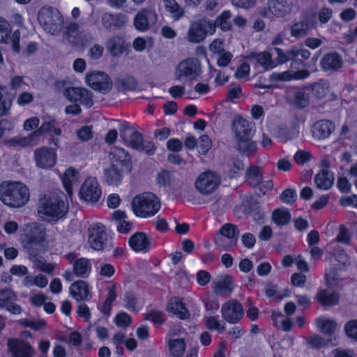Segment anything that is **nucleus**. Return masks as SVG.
Returning a JSON list of instances; mask_svg holds the SVG:
<instances>
[{
  "label": "nucleus",
  "mask_w": 357,
  "mask_h": 357,
  "mask_svg": "<svg viewBox=\"0 0 357 357\" xmlns=\"http://www.w3.org/2000/svg\"><path fill=\"white\" fill-rule=\"evenodd\" d=\"M68 211V202L63 195H52L40 199L38 212L47 222H57L66 217Z\"/></svg>",
  "instance_id": "f257e3e1"
},
{
  "label": "nucleus",
  "mask_w": 357,
  "mask_h": 357,
  "mask_svg": "<svg viewBox=\"0 0 357 357\" xmlns=\"http://www.w3.org/2000/svg\"><path fill=\"white\" fill-rule=\"evenodd\" d=\"M29 188L21 182L4 181L0 184V200L13 208L24 206L29 199Z\"/></svg>",
  "instance_id": "f03ea898"
},
{
  "label": "nucleus",
  "mask_w": 357,
  "mask_h": 357,
  "mask_svg": "<svg viewBox=\"0 0 357 357\" xmlns=\"http://www.w3.org/2000/svg\"><path fill=\"white\" fill-rule=\"evenodd\" d=\"M160 199L152 192H144L135 196L132 208L136 216L149 218L155 215L160 208Z\"/></svg>",
  "instance_id": "7ed1b4c3"
},
{
  "label": "nucleus",
  "mask_w": 357,
  "mask_h": 357,
  "mask_svg": "<svg viewBox=\"0 0 357 357\" xmlns=\"http://www.w3.org/2000/svg\"><path fill=\"white\" fill-rule=\"evenodd\" d=\"M38 21L43 30L52 35H59L63 26L60 11L52 6H43L38 13Z\"/></svg>",
  "instance_id": "20e7f679"
},
{
  "label": "nucleus",
  "mask_w": 357,
  "mask_h": 357,
  "mask_svg": "<svg viewBox=\"0 0 357 357\" xmlns=\"http://www.w3.org/2000/svg\"><path fill=\"white\" fill-rule=\"evenodd\" d=\"M88 242L91 248L97 251L110 250L114 245L112 238L102 224L92 225L88 229Z\"/></svg>",
  "instance_id": "39448f33"
},
{
  "label": "nucleus",
  "mask_w": 357,
  "mask_h": 357,
  "mask_svg": "<svg viewBox=\"0 0 357 357\" xmlns=\"http://www.w3.org/2000/svg\"><path fill=\"white\" fill-rule=\"evenodd\" d=\"M215 31V24L213 21L201 19L192 22L188 30L186 38L192 43L202 42L208 34L212 35Z\"/></svg>",
  "instance_id": "423d86ee"
},
{
  "label": "nucleus",
  "mask_w": 357,
  "mask_h": 357,
  "mask_svg": "<svg viewBox=\"0 0 357 357\" xmlns=\"http://www.w3.org/2000/svg\"><path fill=\"white\" fill-rule=\"evenodd\" d=\"M274 51L277 56L275 57V63L283 64L288 61H294L301 63L303 60H307L310 57L311 52L305 48L293 47L291 49L284 51L283 50L275 47Z\"/></svg>",
  "instance_id": "0eeeda50"
},
{
  "label": "nucleus",
  "mask_w": 357,
  "mask_h": 357,
  "mask_svg": "<svg viewBox=\"0 0 357 357\" xmlns=\"http://www.w3.org/2000/svg\"><path fill=\"white\" fill-rule=\"evenodd\" d=\"M221 183V178L216 172L206 171L201 173L195 182L196 189L202 195L213 193Z\"/></svg>",
  "instance_id": "6e6552de"
},
{
  "label": "nucleus",
  "mask_w": 357,
  "mask_h": 357,
  "mask_svg": "<svg viewBox=\"0 0 357 357\" xmlns=\"http://www.w3.org/2000/svg\"><path fill=\"white\" fill-rule=\"evenodd\" d=\"M220 235L215 238L216 245L225 250L234 247L237 243L239 230L233 224H225L220 230Z\"/></svg>",
  "instance_id": "1a4fd4ad"
},
{
  "label": "nucleus",
  "mask_w": 357,
  "mask_h": 357,
  "mask_svg": "<svg viewBox=\"0 0 357 357\" xmlns=\"http://www.w3.org/2000/svg\"><path fill=\"white\" fill-rule=\"evenodd\" d=\"M220 312L223 319L231 324L238 323L244 316L243 305L234 299L224 303Z\"/></svg>",
  "instance_id": "9d476101"
},
{
  "label": "nucleus",
  "mask_w": 357,
  "mask_h": 357,
  "mask_svg": "<svg viewBox=\"0 0 357 357\" xmlns=\"http://www.w3.org/2000/svg\"><path fill=\"white\" fill-rule=\"evenodd\" d=\"M200 71V65L197 59L189 58L181 61L175 70V77L177 80L183 78L193 79L196 78Z\"/></svg>",
  "instance_id": "9b49d317"
},
{
  "label": "nucleus",
  "mask_w": 357,
  "mask_h": 357,
  "mask_svg": "<svg viewBox=\"0 0 357 357\" xmlns=\"http://www.w3.org/2000/svg\"><path fill=\"white\" fill-rule=\"evenodd\" d=\"M102 195L101 189L97 179L89 177L82 184L79 190V197L86 202H98Z\"/></svg>",
  "instance_id": "f8f14e48"
},
{
  "label": "nucleus",
  "mask_w": 357,
  "mask_h": 357,
  "mask_svg": "<svg viewBox=\"0 0 357 357\" xmlns=\"http://www.w3.org/2000/svg\"><path fill=\"white\" fill-rule=\"evenodd\" d=\"M86 82L93 89L102 93H108L112 87L110 77L102 72L88 73L86 75Z\"/></svg>",
  "instance_id": "ddd939ff"
},
{
  "label": "nucleus",
  "mask_w": 357,
  "mask_h": 357,
  "mask_svg": "<svg viewBox=\"0 0 357 357\" xmlns=\"http://www.w3.org/2000/svg\"><path fill=\"white\" fill-rule=\"evenodd\" d=\"M119 130L121 137L128 146L136 150L141 149L143 141L142 133L134 130L126 121L121 123Z\"/></svg>",
  "instance_id": "4468645a"
},
{
  "label": "nucleus",
  "mask_w": 357,
  "mask_h": 357,
  "mask_svg": "<svg viewBox=\"0 0 357 357\" xmlns=\"http://www.w3.org/2000/svg\"><path fill=\"white\" fill-rule=\"evenodd\" d=\"M255 123L241 116H235L232 122V131L236 140L252 137L255 132Z\"/></svg>",
  "instance_id": "2eb2a0df"
},
{
  "label": "nucleus",
  "mask_w": 357,
  "mask_h": 357,
  "mask_svg": "<svg viewBox=\"0 0 357 357\" xmlns=\"http://www.w3.org/2000/svg\"><path fill=\"white\" fill-rule=\"evenodd\" d=\"M36 165L40 168L47 169L56 164V153L52 148L43 147L34 151Z\"/></svg>",
  "instance_id": "dca6fc26"
},
{
  "label": "nucleus",
  "mask_w": 357,
  "mask_h": 357,
  "mask_svg": "<svg viewBox=\"0 0 357 357\" xmlns=\"http://www.w3.org/2000/svg\"><path fill=\"white\" fill-rule=\"evenodd\" d=\"M109 158L112 165L125 170H131V158L123 149L117 146L112 148L109 153Z\"/></svg>",
  "instance_id": "f3484780"
},
{
  "label": "nucleus",
  "mask_w": 357,
  "mask_h": 357,
  "mask_svg": "<svg viewBox=\"0 0 357 357\" xmlns=\"http://www.w3.org/2000/svg\"><path fill=\"white\" fill-rule=\"evenodd\" d=\"M7 345L12 357H33L35 353L30 344L23 340L9 339Z\"/></svg>",
  "instance_id": "a211bd4d"
},
{
  "label": "nucleus",
  "mask_w": 357,
  "mask_h": 357,
  "mask_svg": "<svg viewBox=\"0 0 357 357\" xmlns=\"http://www.w3.org/2000/svg\"><path fill=\"white\" fill-rule=\"evenodd\" d=\"M15 300L16 296L12 290L5 289L0 291V307L6 309L13 314H20L22 307L15 303Z\"/></svg>",
  "instance_id": "6ab92c4d"
},
{
  "label": "nucleus",
  "mask_w": 357,
  "mask_h": 357,
  "mask_svg": "<svg viewBox=\"0 0 357 357\" xmlns=\"http://www.w3.org/2000/svg\"><path fill=\"white\" fill-rule=\"evenodd\" d=\"M335 128V126L333 121L322 119L312 125L311 132L314 139L321 140L328 138L334 132Z\"/></svg>",
  "instance_id": "aec40b11"
},
{
  "label": "nucleus",
  "mask_w": 357,
  "mask_h": 357,
  "mask_svg": "<svg viewBox=\"0 0 357 357\" xmlns=\"http://www.w3.org/2000/svg\"><path fill=\"white\" fill-rule=\"evenodd\" d=\"M70 294L77 302L86 301L92 297L89 284L84 280L73 282L70 287Z\"/></svg>",
  "instance_id": "412c9836"
},
{
  "label": "nucleus",
  "mask_w": 357,
  "mask_h": 357,
  "mask_svg": "<svg viewBox=\"0 0 357 357\" xmlns=\"http://www.w3.org/2000/svg\"><path fill=\"white\" fill-rule=\"evenodd\" d=\"M129 245L135 252H147L151 247V238L145 233L138 231L130 236Z\"/></svg>",
  "instance_id": "4be33fe9"
},
{
  "label": "nucleus",
  "mask_w": 357,
  "mask_h": 357,
  "mask_svg": "<svg viewBox=\"0 0 357 357\" xmlns=\"http://www.w3.org/2000/svg\"><path fill=\"white\" fill-rule=\"evenodd\" d=\"M343 63L341 55L337 52L327 53L320 61V66L324 71H338L342 68Z\"/></svg>",
  "instance_id": "5701e85b"
},
{
  "label": "nucleus",
  "mask_w": 357,
  "mask_h": 357,
  "mask_svg": "<svg viewBox=\"0 0 357 357\" xmlns=\"http://www.w3.org/2000/svg\"><path fill=\"white\" fill-rule=\"evenodd\" d=\"M294 0H269V9L278 17L289 15L293 8Z\"/></svg>",
  "instance_id": "b1692460"
},
{
  "label": "nucleus",
  "mask_w": 357,
  "mask_h": 357,
  "mask_svg": "<svg viewBox=\"0 0 357 357\" xmlns=\"http://www.w3.org/2000/svg\"><path fill=\"white\" fill-rule=\"evenodd\" d=\"M213 289L214 292L221 296H229L233 289V279L229 275H225L213 281Z\"/></svg>",
  "instance_id": "393cba45"
},
{
  "label": "nucleus",
  "mask_w": 357,
  "mask_h": 357,
  "mask_svg": "<svg viewBox=\"0 0 357 357\" xmlns=\"http://www.w3.org/2000/svg\"><path fill=\"white\" fill-rule=\"evenodd\" d=\"M310 72L307 70H301L296 72H290L289 70L282 73H273L269 76L271 82H287L291 79H302L308 77Z\"/></svg>",
  "instance_id": "a878e982"
},
{
  "label": "nucleus",
  "mask_w": 357,
  "mask_h": 357,
  "mask_svg": "<svg viewBox=\"0 0 357 357\" xmlns=\"http://www.w3.org/2000/svg\"><path fill=\"white\" fill-rule=\"evenodd\" d=\"M101 22L102 26L107 29L112 28L119 29L128 22V19L127 17L123 14L113 15L105 13L101 17Z\"/></svg>",
  "instance_id": "bb28decb"
},
{
  "label": "nucleus",
  "mask_w": 357,
  "mask_h": 357,
  "mask_svg": "<svg viewBox=\"0 0 357 357\" xmlns=\"http://www.w3.org/2000/svg\"><path fill=\"white\" fill-rule=\"evenodd\" d=\"M29 259L33 263L35 268L47 274H52L56 267L55 264L47 263L43 256L31 249L29 251Z\"/></svg>",
  "instance_id": "cd10ccee"
},
{
  "label": "nucleus",
  "mask_w": 357,
  "mask_h": 357,
  "mask_svg": "<svg viewBox=\"0 0 357 357\" xmlns=\"http://www.w3.org/2000/svg\"><path fill=\"white\" fill-rule=\"evenodd\" d=\"M317 328L327 337V340L333 344L335 334L337 329V324L333 320L318 318L315 321Z\"/></svg>",
  "instance_id": "c85d7f7f"
},
{
  "label": "nucleus",
  "mask_w": 357,
  "mask_h": 357,
  "mask_svg": "<svg viewBox=\"0 0 357 357\" xmlns=\"http://www.w3.org/2000/svg\"><path fill=\"white\" fill-rule=\"evenodd\" d=\"M156 20V15L148 9H142L139 11L134 19L135 27L139 31L148 29L149 21Z\"/></svg>",
  "instance_id": "c756f323"
},
{
  "label": "nucleus",
  "mask_w": 357,
  "mask_h": 357,
  "mask_svg": "<svg viewBox=\"0 0 357 357\" xmlns=\"http://www.w3.org/2000/svg\"><path fill=\"white\" fill-rule=\"evenodd\" d=\"M106 47L113 56H119L126 49L123 38L119 36L111 37L106 43Z\"/></svg>",
  "instance_id": "7c9ffc66"
},
{
  "label": "nucleus",
  "mask_w": 357,
  "mask_h": 357,
  "mask_svg": "<svg viewBox=\"0 0 357 357\" xmlns=\"http://www.w3.org/2000/svg\"><path fill=\"white\" fill-rule=\"evenodd\" d=\"M125 169L111 165V166L104 171V181L111 185H119L122 180V172Z\"/></svg>",
  "instance_id": "2f4dec72"
},
{
  "label": "nucleus",
  "mask_w": 357,
  "mask_h": 357,
  "mask_svg": "<svg viewBox=\"0 0 357 357\" xmlns=\"http://www.w3.org/2000/svg\"><path fill=\"white\" fill-rule=\"evenodd\" d=\"M167 310L169 312L176 314L181 319H188L190 315L183 303L178 297L171 299Z\"/></svg>",
  "instance_id": "473e14b6"
},
{
  "label": "nucleus",
  "mask_w": 357,
  "mask_h": 357,
  "mask_svg": "<svg viewBox=\"0 0 357 357\" xmlns=\"http://www.w3.org/2000/svg\"><path fill=\"white\" fill-rule=\"evenodd\" d=\"M91 271V264L89 259L86 258H79L73 262V273L75 275L86 278Z\"/></svg>",
  "instance_id": "72a5a7b5"
},
{
  "label": "nucleus",
  "mask_w": 357,
  "mask_h": 357,
  "mask_svg": "<svg viewBox=\"0 0 357 357\" xmlns=\"http://www.w3.org/2000/svg\"><path fill=\"white\" fill-rule=\"evenodd\" d=\"M236 141L237 150L241 155L250 157L256 153L257 146L256 142L252 140V137L241 139Z\"/></svg>",
  "instance_id": "f704fd0d"
},
{
  "label": "nucleus",
  "mask_w": 357,
  "mask_h": 357,
  "mask_svg": "<svg viewBox=\"0 0 357 357\" xmlns=\"http://www.w3.org/2000/svg\"><path fill=\"white\" fill-rule=\"evenodd\" d=\"M165 10L174 21L181 20L185 15V10L176 0H162Z\"/></svg>",
  "instance_id": "c9c22d12"
},
{
  "label": "nucleus",
  "mask_w": 357,
  "mask_h": 357,
  "mask_svg": "<svg viewBox=\"0 0 357 357\" xmlns=\"http://www.w3.org/2000/svg\"><path fill=\"white\" fill-rule=\"evenodd\" d=\"M250 56L257 63L260 65L264 70L272 69L276 66L275 62L272 59L271 54L268 52L252 53Z\"/></svg>",
  "instance_id": "e433bc0d"
},
{
  "label": "nucleus",
  "mask_w": 357,
  "mask_h": 357,
  "mask_svg": "<svg viewBox=\"0 0 357 357\" xmlns=\"http://www.w3.org/2000/svg\"><path fill=\"white\" fill-rule=\"evenodd\" d=\"M334 176L331 172H319L314 178L316 185L319 189L328 190L333 185Z\"/></svg>",
  "instance_id": "4c0bfd02"
},
{
  "label": "nucleus",
  "mask_w": 357,
  "mask_h": 357,
  "mask_svg": "<svg viewBox=\"0 0 357 357\" xmlns=\"http://www.w3.org/2000/svg\"><path fill=\"white\" fill-rule=\"evenodd\" d=\"M137 86L136 79L130 75L118 78L115 82V86L119 91H133Z\"/></svg>",
  "instance_id": "58836bf2"
},
{
  "label": "nucleus",
  "mask_w": 357,
  "mask_h": 357,
  "mask_svg": "<svg viewBox=\"0 0 357 357\" xmlns=\"http://www.w3.org/2000/svg\"><path fill=\"white\" fill-rule=\"evenodd\" d=\"M245 177L248 183L253 187L259 185L263 178L260 169L257 166H251L248 168L245 172Z\"/></svg>",
  "instance_id": "ea45409f"
},
{
  "label": "nucleus",
  "mask_w": 357,
  "mask_h": 357,
  "mask_svg": "<svg viewBox=\"0 0 357 357\" xmlns=\"http://www.w3.org/2000/svg\"><path fill=\"white\" fill-rule=\"evenodd\" d=\"M317 299L322 305H334L338 303L339 296L334 292L322 289L318 292Z\"/></svg>",
  "instance_id": "a19ab883"
},
{
  "label": "nucleus",
  "mask_w": 357,
  "mask_h": 357,
  "mask_svg": "<svg viewBox=\"0 0 357 357\" xmlns=\"http://www.w3.org/2000/svg\"><path fill=\"white\" fill-rule=\"evenodd\" d=\"M56 124L57 123L55 120L45 121L37 131L31 134V136L38 137L43 132H54L56 135H60L61 130L56 127Z\"/></svg>",
  "instance_id": "79ce46f5"
},
{
  "label": "nucleus",
  "mask_w": 357,
  "mask_h": 357,
  "mask_svg": "<svg viewBox=\"0 0 357 357\" xmlns=\"http://www.w3.org/2000/svg\"><path fill=\"white\" fill-rule=\"evenodd\" d=\"M291 219V213L287 208H278L273 212L272 220L277 225H286L290 222Z\"/></svg>",
  "instance_id": "37998d69"
},
{
  "label": "nucleus",
  "mask_w": 357,
  "mask_h": 357,
  "mask_svg": "<svg viewBox=\"0 0 357 357\" xmlns=\"http://www.w3.org/2000/svg\"><path fill=\"white\" fill-rule=\"evenodd\" d=\"M310 30V25L305 20L294 23L291 27V35L293 37L300 38L306 36Z\"/></svg>",
  "instance_id": "c03bdc74"
},
{
  "label": "nucleus",
  "mask_w": 357,
  "mask_h": 357,
  "mask_svg": "<svg viewBox=\"0 0 357 357\" xmlns=\"http://www.w3.org/2000/svg\"><path fill=\"white\" fill-rule=\"evenodd\" d=\"M312 94L318 99L326 96L329 91V84L326 80L321 79L311 86Z\"/></svg>",
  "instance_id": "a18cd8bd"
},
{
  "label": "nucleus",
  "mask_w": 357,
  "mask_h": 357,
  "mask_svg": "<svg viewBox=\"0 0 357 357\" xmlns=\"http://www.w3.org/2000/svg\"><path fill=\"white\" fill-rule=\"evenodd\" d=\"M48 283L47 278L41 274L36 276L26 275L23 280V284L25 287L37 286L40 288H44Z\"/></svg>",
  "instance_id": "49530a36"
},
{
  "label": "nucleus",
  "mask_w": 357,
  "mask_h": 357,
  "mask_svg": "<svg viewBox=\"0 0 357 357\" xmlns=\"http://www.w3.org/2000/svg\"><path fill=\"white\" fill-rule=\"evenodd\" d=\"M231 13L229 10H225L215 21H213V23L215 24V28L219 26L224 31H229L231 28Z\"/></svg>",
  "instance_id": "de8ad7c7"
},
{
  "label": "nucleus",
  "mask_w": 357,
  "mask_h": 357,
  "mask_svg": "<svg viewBox=\"0 0 357 357\" xmlns=\"http://www.w3.org/2000/svg\"><path fill=\"white\" fill-rule=\"evenodd\" d=\"M77 180V172L74 169H68L63 175V185L70 195L72 192V186L75 183Z\"/></svg>",
  "instance_id": "09e8293b"
},
{
  "label": "nucleus",
  "mask_w": 357,
  "mask_h": 357,
  "mask_svg": "<svg viewBox=\"0 0 357 357\" xmlns=\"http://www.w3.org/2000/svg\"><path fill=\"white\" fill-rule=\"evenodd\" d=\"M204 320L205 324L209 330L217 331L219 333H222L225 331V324L219 320L217 317H206Z\"/></svg>",
  "instance_id": "8fccbe9b"
},
{
  "label": "nucleus",
  "mask_w": 357,
  "mask_h": 357,
  "mask_svg": "<svg viewBox=\"0 0 357 357\" xmlns=\"http://www.w3.org/2000/svg\"><path fill=\"white\" fill-rule=\"evenodd\" d=\"M169 345L172 354L176 357H181L185 349V344L183 339L169 340Z\"/></svg>",
  "instance_id": "3c124183"
},
{
  "label": "nucleus",
  "mask_w": 357,
  "mask_h": 357,
  "mask_svg": "<svg viewBox=\"0 0 357 357\" xmlns=\"http://www.w3.org/2000/svg\"><path fill=\"white\" fill-rule=\"evenodd\" d=\"M307 343L313 349H319L324 347L331 345V342L327 340L318 335H314L306 339Z\"/></svg>",
  "instance_id": "603ef678"
},
{
  "label": "nucleus",
  "mask_w": 357,
  "mask_h": 357,
  "mask_svg": "<svg viewBox=\"0 0 357 357\" xmlns=\"http://www.w3.org/2000/svg\"><path fill=\"white\" fill-rule=\"evenodd\" d=\"M294 105L298 108H304L309 104V96L303 91H296L294 93Z\"/></svg>",
  "instance_id": "864d4df0"
},
{
  "label": "nucleus",
  "mask_w": 357,
  "mask_h": 357,
  "mask_svg": "<svg viewBox=\"0 0 357 357\" xmlns=\"http://www.w3.org/2000/svg\"><path fill=\"white\" fill-rule=\"evenodd\" d=\"M84 88L68 87L63 91V96L70 101L77 102Z\"/></svg>",
  "instance_id": "5fc2aeb1"
},
{
  "label": "nucleus",
  "mask_w": 357,
  "mask_h": 357,
  "mask_svg": "<svg viewBox=\"0 0 357 357\" xmlns=\"http://www.w3.org/2000/svg\"><path fill=\"white\" fill-rule=\"evenodd\" d=\"M11 28L8 22L0 17V43H6Z\"/></svg>",
  "instance_id": "6e6d98bb"
},
{
  "label": "nucleus",
  "mask_w": 357,
  "mask_h": 357,
  "mask_svg": "<svg viewBox=\"0 0 357 357\" xmlns=\"http://www.w3.org/2000/svg\"><path fill=\"white\" fill-rule=\"evenodd\" d=\"M146 319L153 322L155 325H162L165 321V314L161 311L152 310L149 312L146 313Z\"/></svg>",
  "instance_id": "4d7b16f0"
},
{
  "label": "nucleus",
  "mask_w": 357,
  "mask_h": 357,
  "mask_svg": "<svg viewBox=\"0 0 357 357\" xmlns=\"http://www.w3.org/2000/svg\"><path fill=\"white\" fill-rule=\"evenodd\" d=\"M125 306L129 310L136 311L137 300L135 294L131 291H127L123 296Z\"/></svg>",
  "instance_id": "13d9d810"
},
{
  "label": "nucleus",
  "mask_w": 357,
  "mask_h": 357,
  "mask_svg": "<svg viewBox=\"0 0 357 357\" xmlns=\"http://www.w3.org/2000/svg\"><path fill=\"white\" fill-rule=\"evenodd\" d=\"M212 142L208 136L204 135L199 139V152L202 155H206L211 149Z\"/></svg>",
  "instance_id": "bf43d9fd"
},
{
  "label": "nucleus",
  "mask_w": 357,
  "mask_h": 357,
  "mask_svg": "<svg viewBox=\"0 0 357 357\" xmlns=\"http://www.w3.org/2000/svg\"><path fill=\"white\" fill-rule=\"evenodd\" d=\"M296 197V191L294 189L288 188L282 192L280 199L283 203L291 204L295 202Z\"/></svg>",
  "instance_id": "052dcab7"
},
{
  "label": "nucleus",
  "mask_w": 357,
  "mask_h": 357,
  "mask_svg": "<svg viewBox=\"0 0 357 357\" xmlns=\"http://www.w3.org/2000/svg\"><path fill=\"white\" fill-rule=\"evenodd\" d=\"M103 53V46L99 44H95L89 49L87 55L91 60H98L102 56Z\"/></svg>",
  "instance_id": "680f3d73"
},
{
  "label": "nucleus",
  "mask_w": 357,
  "mask_h": 357,
  "mask_svg": "<svg viewBox=\"0 0 357 357\" xmlns=\"http://www.w3.org/2000/svg\"><path fill=\"white\" fill-rule=\"evenodd\" d=\"M79 25L77 23H72L68 25L66 29V38L70 43H76V36L78 34Z\"/></svg>",
  "instance_id": "e2e57ef3"
},
{
  "label": "nucleus",
  "mask_w": 357,
  "mask_h": 357,
  "mask_svg": "<svg viewBox=\"0 0 357 357\" xmlns=\"http://www.w3.org/2000/svg\"><path fill=\"white\" fill-rule=\"evenodd\" d=\"M114 322L117 326L125 328L130 324L131 317L126 312H121L116 316Z\"/></svg>",
  "instance_id": "0e129e2a"
},
{
  "label": "nucleus",
  "mask_w": 357,
  "mask_h": 357,
  "mask_svg": "<svg viewBox=\"0 0 357 357\" xmlns=\"http://www.w3.org/2000/svg\"><path fill=\"white\" fill-rule=\"evenodd\" d=\"M344 331L348 337L357 340V319L347 322L344 326Z\"/></svg>",
  "instance_id": "69168bd1"
},
{
  "label": "nucleus",
  "mask_w": 357,
  "mask_h": 357,
  "mask_svg": "<svg viewBox=\"0 0 357 357\" xmlns=\"http://www.w3.org/2000/svg\"><path fill=\"white\" fill-rule=\"evenodd\" d=\"M115 273L114 267L110 264L101 263L98 266V273L105 278H111Z\"/></svg>",
  "instance_id": "338daca9"
},
{
  "label": "nucleus",
  "mask_w": 357,
  "mask_h": 357,
  "mask_svg": "<svg viewBox=\"0 0 357 357\" xmlns=\"http://www.w3.org/2000/svg\"><path fill=\"white\" fill-rule=\"evenodd\" d=\"M77 102L87 107H91L93 104L92 93L84 89L80 94V98Z\"/></svg>",
  "instance_id": "774afa93"
}]
</instances>
